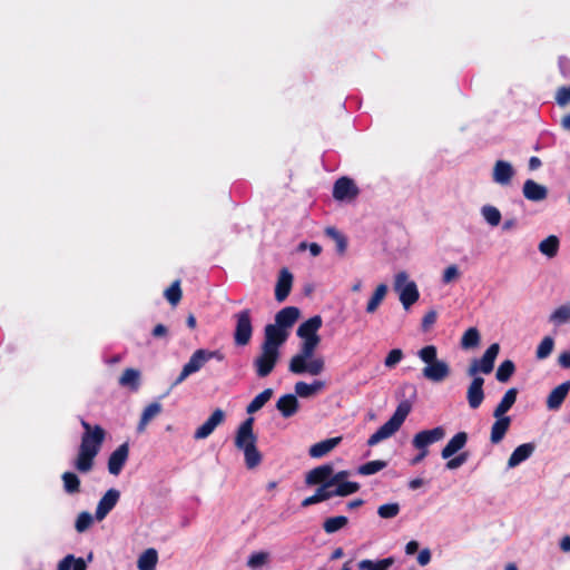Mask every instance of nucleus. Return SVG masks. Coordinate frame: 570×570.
<instances>
[{"instance_id": "51", "label": "nucleus", "mask_w": 570, "mask_h": 570, "mask_svg": "<svg viewBox=\"0 0 570 570\" xmlns=\"http://www.w3.org/2000/svg\"><path fill=\"white\" fill-rule=\"evenodd\" d=\"M553 346H554V341L552 337L550 336H546L539 344L538 348H537V352H535V356L539 360H543V358H547L552 350H553Z\"/></svg>"}, {"instance_id": "41", "label": "nucleus", "mask_w": 570, "mask_h": 570, "mask_svg": "<svg viewBox=\"0 0 570 570\" xmlns=\"http://www.w3.org/2000/svg\"><path fill=\"white\" fill-rule=\"evenodd\" d=\"M514 372H515L514 363L511 360H505L499 365L497 373H495V377L499 382L505 383L511 379V376L514 374Z\"/></svg>"}, {"instance_id": "11", "label": "nucleus", "mask_w": 570, "mask_h": 570, "mask_svg": "<svg viewBox=\"0 0 570 570\" xmlns=\"http://www.w3.org/2000/svg\"><path fill=\"white\" fill-rule=\"evenodd\" d=\"M444 435L445 431L442 426H436L431 430H423L414 435L412 444L417 450H428L429 445L441 441Z\"/></svg>"}, {"instance_id": "39", "label": "nucleus", "mask_w": 570, "mask_h": 570, "mask_svg": "<svg viewBox=\"0 0 570 570\" xmlns=\"http://www.w3.org/2000/svg\"><path fill=\"white\" fill-rule=\"evenodd\" d=\"M559 244V238L556 235H550L539 244V250L543 255L552 258L558 253Z\"/></svg>"}, {"instance_id": "49", "label": "nucleus", "mask_w": 570, "mask_h": 570, "mask_svg": "<svg viewBox=\"0 0 570 570\" xmlns=\"http://www.w3.org/2000/svg\"><path fill=\"white\" fill-rule=\"evenodd\" d=\"M550 322L554 324H563L570 321V305L559 306L551 315Z\"/></svg>"}, {"instance_id": "15", "label": "nucleus", "mask_w": 570, "mask_h": 570, "mask_svg": "<svg viewBox=\"0 0 570 570\" xmlns=\"http://www.w3.org/2000/svg\"><path fill=\"white\" fill-rule=\"evenodd\" d=\"M119 499L120 492L114 488L109 489L99 500L96 508L95 518L98 521H102L109 514V512L116 507Z\"/></svg>"}, {"instance_id": "3", "label": "nucleus", "mask_w": 570, "mask_h": 570, "mask_svg": "<svg viewBox=\"0 0 570 570\" xmlns=\"http://www.w3.org/2000/svg\"><path fill=\"white\" fill-rule=\"evenodd\" d=\"M419 358L425 363L422 370L424 379L431 382L440 383L449 377L451 371L445 361L438 358V348L435 345H426L419 350Z\"/></svg>"}, {"instance_id": "48", "label": "nucleus", "mask_w": 570, "mask_h": 570, "mask_svg": "<svg viewBox=\"0 0 570 570\" xmlns=\"http://www.w3.org/2000/svg\"><path fill=\"white\" fill-rule=\"evenodd\" d=\"M269 560V553L265 551L254 552L249 556L247 560V566L256 570L263 566H265Z\"/></svg>"}, {"instance_id": "55", "label": "nucleus", "mask_w": 570, "mask_h": 570, "mask_svg": "<svg viewBox=\"0 0 570 570\" xmlns=\"http://www.w3.org/2000/svg\"><path fill=\"white\" fill-rule=\"evenodd\" d=\"M403 358V352L400 348H393L389 352L387 356L384 360V365L389 368L394 367L397 363Z\"/></svg>"}, {"instance_id": "21", "label": "nucleus", "mask_w": 570, "mask_h": 570, "mask_svg": "<svg viewBox=\"0 0 570 570\" xmlns=\"http://www.w3.org/2000/svg\"><path fill=\"white\" fill-rule=\"evenodd\" d=\"M293 275L287 268L279 272V276L275 286V299L279 303L284 302L292 289Z\"/></svg>"}, {"instance_id": "2", "label": "nucleus", "mask_w": 570, "mask_h": 570, "mask_svg": "<svg viewBox=\"0 0 570 570\" xmlns=\"http://www.w3.org/2000/svg\"><path fill=\"white\" fill-rule=\"evenodd\" d=\"M318 344L320 342L303 341L299 352L289 361V372L294 374L308 373L311 375H320L325 368V362L322 357L312 358Z\"/></svg>"}, {"instance_id": "52", "label": "nucleus", "mask_w": 570, "mask_h": 570, "mask_svg": "<svg viewBox=\"0 0 570 570\" xmlns=\"http://www.w3.org/2000/svg\"><path fill=\"white\" fill-rule=\"evenodd\" d=\"M400 512V504L394 503H385L379 507L377 514L382 519H392L395 518Z\"/></svg>"}, {"instance_id": "42", "label": "nucleus", "mask_w": 570, "mask_h": 570, "mask_svg": "<svg viewBox=\"0 0 570 570\" xmlns=\"http://www.w3.org/2000/svg\"><path fill=\"white\" fill-rule=\"evenodd\" d=\"M245 455V463L248 469H254L262 462V455L256 448V444H249L243 450Z\"/></svg>"}, {"instance_id": "13", "label": "nucleus", "mask_w": 570, "mask_h": 570, "mask_svg": "<svg viewBox=\"0 0 570 570\" xmlns=\"http://www.w3.org/2000/svg\"><path fill=\"white\" fill-rule=\"evenodd\" d=\"M205 348L196 350L189 361L183 366L178 377L175 380L174 385L183 383L190 374L198 372L206 363Z\"/></svg>"}, {"instance_id": "58", "label": "nucleus", "mask_w": 570, "mask_h": 570, "mask_svg": "<svg viewBox=\"0 0 570 570\" xmlns=\"http://www.w3.org/2000/svg\"><path fill=\"white\" fill-rule=\"evenodd\" d=\"M438 313L434 309L429 311L422 318L421 328L423 332H428L435 324Z\"/></svg>"}, {"instance_id": "7", "label": "nucleus", "mask_w": 570, "mask_h": 570, "mask_svg": "<svg viewBox=\"0 0 570 570\" xmlns=\"http://www.w3.org/2000/svg\"><path fill=\"white\" fill-rule=\"evenodd\" d=\"M236 327L234 333L235 344L245 346L249 343L253 334L250 309L246 308L235 315Z\"/></svg>"}, {"instance_id": "32", "label": "nucleus", "mask_w": 570, "mask_h": 570, "mask_svg": "<svg viewBox=\"0 0 570 570\" xmlns=\"http://www.w3.org/2000/svg\"><path fill=\"white\" fill-rule=\"evenodd\" d=\"M394 562L395 560L393 557L376 561L364 559L358 562L357 567L360 570H389V568L392 567Z\"/></svg>"}, {"instance_id": "18", "label": "nucleus", "mask_w": 570, "mask_h": 570, "mask_svg": "<svg viewBox=\"0 0 570 570\" xmlns=\"http://www.w3.org/2000/svg\"><path fill=\"white\" fill-rule=\"evenodd\" d=\"M129 455V444L127 442L120 444L108 459V471L112 475H118Z\"/></svg>"}, {"instance_id": "47", "label": "nucleus", "mask_w": 570, "mask_h": 570, "mask_svg": "<svg viewBox=\"0 0 570 570\" xmlns=\"http://www.w3.org/2000/svg\"><path fill=\"white\" fill-rule=\"evenodd\" d=\"M166 299L169 302L170 305L176 306L181 297L183 292L180 288V281H175L164 293Z\"/></svg>"}, {"instance_id": "4", "label": "nucleus", "mask_w": 570, "mask_h": 570, "mask_svg": "<svg viewBox=\"0 0 570 570\" xmlns=\"http://www.w3.org/2000/svg\"><path fill=\"white\" fill-rule=\"evenodd\" d=\"M411 410L412 404L410 401L404 400L400 402L390 420L385 422L382 426H380L377 431L368 438L367 445L374 446L381 441L389 439L395 432H397L399 429L402 426L403 422L405 421V419L407 417V415L410 414Z\"/></svg>"}, {"instance_id": "59", "label": "nucleus", "mask_w": 570, "mask_h": 570, "mask_svg": "<svg viewBox=\"0 0 570 570\" xmlns=\"http://www.w3.org/2000/svg\"><path fill=\"white\" fill-rule=\"evenodd\" d=\"M469 454L466 452L460 453L454 458H450L445 464L448 470H455L468 461Z\"/></svg>"}, {"instance_id": "16", "label": "nucleus", "mask_w": 570, "mask_h": 570, "mask_svg": "<svg viewBox=\"0 0 570 570\" xmlns=\"http://www.w3.org/2000/svg\"><path fill=\"white\" fill-rule=\"evenodd\" d=\"M225 421V412L216 409L210 416L195 431L194 439L203 440L208 438L214 430Z\"/></svg>"}, {"instance_id": "45", "label": "nucleus", "mask_w": 570, "mask_h": 570, "mask_svg": "<svg viewBox=\"0 0 570 570\" xmlns=\"http://www.w3.org/2000/svg\"><path fill=\"white\" fill-rule=\"evenodd\" d=\"M479 343H480V333H479L478 328H475V327L468 328L461 338V346L463 348H473V347L478 346Z\"/></svg>"}, {"instance_id": "8", "label": "nucleus", "mask_w": 570, "mask_h": 570, "mask_svg": "<svg viewBox=\"0 0 570 570\" xmlns=\"http://www.w3.org/2000/svg\"><path fill=\"white\" fill-rule=\"evenodd\" d=\"M278 360L279 352L261 346L259 354L253 361L256 375L261 379L268 376L274 371Z\"/></svg>"}, {"instance_id": "36", "label": "nucleus", "mask_w": 570, "mask_h": 570, "mask_svg": "<svg viewBox=\"0 0 570 570\" xmlns=\"http://www.w3.org/2000/svg\"><path fill=\"white\" fill-rule=\"evenodd\" d=\"M272 396L273 390L265 389L250 401V403L246 407V412L248 414L256 413L271 400Z\"/></svg>"}, {"instance_id": "46", "label": "nucleus", "mask_w": 570, "mask_h": 570, "mask_svg": "<svg viewBox=\"0 0 570 570\" xmlns=\"http://www.w3.org/2000/svg\"><path fill=\"white\" fill-rule=\"evenodd\" d=\"M333 489L334 497H347L360 490V484L357 482L345 481L334 485Z\"/></svg>"}, {"instance_id": "56", "label": "nucleus", "mask_w": 570, "mask_h": 570, "mask_svg": "<svg viewBox=\"0 0 570 570\" xmlns=\"http://www.w3.org/2000/svg\"><path fill=\"white\" fill-rule=\"evenodd\" d=\"M295 395L299 397H311L314 395L311 384L299 381L294 386Z\"/></svg>"}, {"instance_id": "23", "label": "nucleus", "mask_w": 570, "mask_h": 570, "mask_svg": "<svg viewBox=\"0 0 570 570\" xmlns=\"http://www.w3.org/2000/svg\"><path fill=\"white\" fill-rule=\"evenodd\" d=\"M276 409L285 419L295 415L299 410L297 396L291 393L282 395L276 402Z\"/></svg>"}, {"instance_id": "10", "label": "nucleus", "mask_w": 570, "mask_h": 570, "mask_svg": "<svg viewBox=\"0 0 570 570\" xmlns=\"http://www.w3.org/2000/svg\"><path fill=\"white\" fill-rule=\"evenodd\" d=\"M360 194V189L352 178L346 176L338 178L334 183L333 197L336 200H352Z\"/></svg>"}, {"instance_id": "14", "label": "nucleus", "mask_w": 570, "mask_h": 570, "mask_svg": "<svg viewBox=\"0 0 570 570\" xmlns=\"http://www.w3.org/2000/svg\"><path fill=\"white\" fill-rule=\"evenodd\" d=\"M322 317L320 315H314L298 326L296 334L303 341L321 342V337L317 332L322 327Z\"/></svg>"}, {"instance_id": "27", "label": "nucleus", "mask_w": 570, "mask_h": 570, "mask_svg": "<svg viewBox=\"0 0 570 570\" xmlns=\"http://www.w3.org/2000/svg\"><path fill=\"white\" fill-rule=\"evenodd\" d=\"M535 444L532 442L523 443L514 449L508 460V468H515L528 460L534 452Z\"/></svg>"}, {"instance_id": "61", "label": "nucleus", "mask_w": 570, "mask_h": 570, "mask_svg": "<svg viewBox=\"0 0 570 570\" xmlns=\"http://www.w3.org/2000/svg\"><path fill=\"white\" fill-rule=\"evenodd\" d=\"M347 476H348V471H345V470L338 471L337 473L333 472L330 483L332 484V487H334L341 482H345V479Z\"/></svg>"}, {"instance_id": "1", "label": "nucleus", "mask_w": 570, "mask_h": 570, "mask_svg": "<svg viewBox=\"0 0 570 570\" xmlns=\"http://www.w3.org/2000/svg\"><path fill=\"white\" fill-rule=\"evenodd\" d=\"M83 429L77 458L73 462L75 469L80 473H88L92 470L95 458L98 455L106 438V431L100 425L91 426L86 420L80 421Z\"/></svg>"}, {"instance_id": "60", "label": "nucleus", "mask_w": 570, "mask_h": 570, "mask_svg": "<svg viewBox=\"0 0 570 570\" xmlns=\"http://www.w3.org/2000/svg\"><path fill=\"white\" fill-rule=\"evenodd\" d=\"M459 277H460V271H459L458 266L450 265L445 268L443 276H442V281H443V283L449 284Z\"/></svg>"}, {"instance_id": "6", "label": "nucleus", "mask_w": 570, "mask_h": 570, "mask_svg": "<svg viewBox=\"0 0 570 570\" xmlns=\"http://www.w3.org/2000/svg\"><path fill=\"white\" fill-rule=\"evenodd\" d=\"M500 352L498 343L491 344L484 352L481 358H474L470 364L466 373L469 376H476L479 372L490 374L493 371L495 358Z\"/></svg>"}, {"instance_id": "50", "label": "nucleus", "mask_w": 570, "mask_h": 570, "mask_svg": "<svg viewBox=\"0 0 570 570\" xmlns=\"http://www.w3.org/2000/svg\"><path fill=\"white\" fill-rule=\"evenodd\" d=\"M482 215L484 219L491 225V226H498L501 222V213L500 210L494 206H483L482 207Z\"/></svg>"}, {"instance_id": "43", "label": "nucleus", "mask_w": 570, "mask_h": 570, "mask_svg": "<svg viewBox=\"0 0 570 570\" xmlns=\"http://www.w3.org/2000/svg\"><path fill=\"white\" fill-rule=\"evenodd\" d=\"M63 482V489L67 493H77L80 491V480L73 472H65L61 475Z\"/></svg>"}, {"instance_id": "64", "label": "nucleus", "mask_w": 570, "mask_h": 570, "mask_svg": "<svg viewBox=\"0 0 570 570\" xmlns=\"http://www.w3.org/2000/svg\"><path fill=\"white\" fill-rule=\"evenodd\" d=\"M558 363L563 368H570V352H563L558 357Z\"/></svg>"}, {"instance_id": "33", "label": "nucleus", "mask_w": 570, "mask_h": 570, "mask_svg": "<svg viewBox=\"0 0 570 570\" xmlns=\"http://www.w3.org/2000/svg\"><path fill=\"white\" fill-rule=\"evenodd\" d=\"M325 235L335 243L337 254L343 256L347 249L346 236L332 226L325 228Z\"/></svg>"}, {"instance_id": "31", "label": "nucleus", "mask_w": 570, "mask_h": 570, "mask_svg": "<svg viewBox=\"0 0 570 570\" xmlns=\"http://www.w3.org/2000/svg\"><path fill=\"white\" fill-rule=\"evenodd\" d=\"M163 411V406L160 403L158 402H153L150 404H148L142 413H141V416H140V420H139V423H138V426H137V430L138 432H144L146 426L148 425V423L155 417L157 416L158 414H160Z\"/></svg>"}, {"instance_id": "63", "label": "nucleus", "mask_w": 570, "mask_h": 570, "mask_svg": "<svg viewBox=\"0 0 570 570\" xmlns=\"http://www.w3.org/2000/svg\"><path fill=\"white\" fill-rule=\"evenodd\" d=\"M431 561V551L425 548L423 550L420 551L419 556H417V562L420 566H426L429 564Z\"/></svg>"}, {"instance_id": "28", "label": "nucleus", "mask_w": 570, "mask_h": 570, "mask_svg": "<svg viewBox=\"0 0 570 570\" xmlns=\"http://www.w3.org/2000/svg\"><path fill=\"white\" fill-rule=\"evenodd\" d=\"M468 442L466 432H458L441 451V456L445 460L452 458L456 452L465 446Z\"/></svg>"}, {"instance_id": "34", "label": "nucleus", "mask_w": 570, "mask_h": 570, "mask_svg": "<svg viewBox=\"0 0 570 570\" xmlns=\"http://www.w3.org/2000/svg\"><path fill=\"white\" fill-rule=\"evenodd\" d=\"M158 561V553L155 549L149 548L144 551L138 559V569L139 570H156V564Z\"/></svg>"}, {"instance_id": "9", "label": "nucleus", "mask_w": 570, "mask_h": 570, "mask_svg": "<svg viewBox=\"0 0 570 570\" xmlns=\"http://www.w3.org/2000/svg\"><path fill=\"white\" fill-rule=\"evenodd\" d=\"M288 332L274 324H267L264 331L262 347L279 352V347L287 340Z\"/></svg>"}, {"instance_id": "17", "label": "nucleus", "mask_w": 570, "mask_h": 570, "mask_svg": "<svg viewBox=\"0 0 570 570\" xmlns=\"http://www.w3.org/2000/svg\"><path fill=\"white\" fill-rule=\"evenodd\" d=\"M334 472V466L331 463L318 465L307 472L305 476V484L322 485L331 481V476Z\"/></svg>"}, {"instance_id": "25", "label": "nucleus", "mask_w": 570, "mask_h": 570, "mask_svg": "<svg viewBox=\"0 0 570 570\" xmlns=\"http://www.w3.org/2000/svg\"><path fill=\"white\" fill-rule=\"evenodd\" d=\"M495 421L491 426L490 441L492 444L500 443L511 425V417L508 415L494 416Z\"/></svg>"}, {"instance_id": "26", "label": "nucleus", "mask_w": 570, "mask_h": 570, "mask_svg": "<svg viewBox=\"0 0 570 570\" xmlns=\"http://www.w3.org/2000/svg\"><path fill=\"white\" fill-rule=\"evenodd\" d=\"M298 317L299 309L295 306H287L276 313L274 325L287 331L295 324Z\"/></svg>"}, {"instance_id": "53", "label": "nucleus", "mask_w": 570, "mask_h": 570, "mask_svg": "<svg viewBox=\"0 0 570 570\" xmlns=\"http://www.w3.org/2000/svg\"><path fill=\"white\" fill-rule=\"evenodd\" d=\"M92 521H94L92 515L89 512L83 511L78 514L76 523H75V528L80 533L85 532L86 530H88L90 528V525L92 524Z\"/></svg>"}, {"instance_id": "12", "label": "nucleus", "mask_w": 570, "mask_h": 570, "mask_svg": "<svg viewBox=\"0 0 570 570\" xmlns=\"http://www.w3.org/2000/svg\"><path fill=\"white\" fill-rule=\"evenodd\" d=\"M254 426V417H247L242 424L238 426L236 436H235V446L238 450H245L249 444H256L257 436L253 431Z\"/></svg>"}, {"instance_id": "30", "label": "nucleus", "mask_w": 570, "mask_h": 570, "mask_svg": "<svg viewBox=\"0 0 570 570\" xmlns=\"http://www.w3.org/2000/svg\"><path fill=\"white\" fill-rule=\"evenodd\" d=\"M518 396L515 387L509 389L493 411V416H502L514 405Z\"/></svg>"}, {"instance_id": "38", "label": "nucleus", "mask_w": 570, "mask_h": 570, "mask_svg": "<svg viewBox=\"0 0 570 570\" xmlns=\"http://www.w3.org/2000/svg\"><path fill=\"white\" fill-rule=\"evenodd\" d=\"M87 564L82 558H75L73 554L66 556L59 563L57 570H86Z\"/></svg>"}, {"instance_id": "29", "label": "nucleus", "mask_w": 570, "mask_h": 570, "mask_svg": "<svg viewBox=\"0 0 570 570\" xmlns=\"http://www.w3.org/2000/svg\"><path fill=\"white\" fill-rule=\"evenodd\" d=\"M342 441L341 436L331 438L313 444L309 450V456L320 459L328 454L334 448H336Z\"/></svg>"}, {"instance_id": "22", "label": "nucleus", "mask_w": 570, "mask_h": 570, "mask_svg": "<svg viewBox=\"0 0 570 570\" xmlns=\"http://www.w3.org/2000/svg\"><path fill=\"white\" fill-rule=\"evenodd\" d=\"M570 391V381H566L554 387L547 397V407L551 411L560 409Z\"/></svg>"}, {"instance_id": "57", "label": "nucleus", "mask_w": 570, "mask_h": 570, "mask_svg": "<svg viewBox=\"0 0 570 570\" xmlns=\"http://www.w3.org/2000/svg\"><path fill=\"white\" fill-rule=\"evenodd\" d=\"M556 101L559 106H566L570 102V85L560 87L557 90Z\"/></svg>"}, {"instance_id": "44", "label": "nucleus", "mask_w": 570, "mask_h": 570, "mask_svg": "<svg viewBox=\"0 0 570 570\" xmlns=\"http://www.w3.org/2000/svg\"><path fill=\"white\" fill-rule=\"evenodd\" d=\"M387 462L383 460H374L358 466L357 472L362 475H372L386 468Z\"/></svg>"}, {"instance_id": "19", "label": "nucleus", "mask_w": 570, "mask_h": 570, "mask_svg": "<svg viewBox=\"0 0 570 570\" xmlns=\"http://www.w3.org/2000/svg\"><path fill=\"white\" fill-rule=\"evenodd\" d=\"M473 380L466 391V400L469 406L473 410L480 407L484 400L483 384L484 380L481 376H472Z\"/></svg>"}, {"instance_id": "62", "label": "nucleus", "mask_w": 570, "mask_h": 570, "mask_svg": "<svg viewBox=\"0 0 570 570\" xmlns=\"http://www.w3.org/2000/svg\"><path fill=\"white\" fill-rule=\"evenodd\" d=\"M306 247H308L309 253L314 257L318 256L322 253V247L317 243H311L309 245H307L306 243H301L298 246L299 249H305Z\"/></svg>"}, {"instance_id": "5", "label": "nucleus", "mask_w": 570, "mask_h": 570, "mask_svg": "<svg viewBox=\"0 0 570 570\" xmlns=\"http://www.w3.org/2000/svg\"><path fill=\"white\" fill-rule=\"evenodd\" d=\"M394 291L399 293L400 302L405 309H409L419 301L420 293L415 282L409 281L406 272H399L394 277Z\"/></svg>"}, {"instance_id": "54", "label": "nucleus", "mask_w": 570, "mask_h": 570, "mask_svg": "<svg viewBox=\"0 0 570 570\" xmlns=\"http://www.w3.org/2000/svg\"><path fill=\"white\" fill-rule=\"evenodd\" d=\"M332 484L330 482L320 485L315 491V497L317 498L318 502L326 501L334 497Z\"/></svg>"}, {"instance_id": "35", "label": "nucleus", "mask_w": 570, "mask_h": 570, "mask_svg": "<svg viewBox=\"0 0 570 570\" xmlns=\"http://www.w3.org/2000/svg\"><path fill=\"white\" fill-rule=\"evenodd\" d=\"M387 294V285L386 284H380L376 286L374 293L372 294L371 298L367 302L366 305V312L370 314H373L376 312L383 299L385 298Z\"/></svg>"}, {"instance_id": "24", "label": "nucleus", "mask_w": 570, "mask_h": 570, "mask_svg": "<svg viewBox=\"0 0 570 570\" xmlns=\"http://www.w3.org/2000/svg\"><path fill=\"white\" fill-rule=\"evenodd\" d=\"M522 193L524 198L531 202H541L548 197V188L533 179L524 181Z\"/></svg>"}, {"instance_id": "20", "label": "nucleus", "mask_w": 570, "mask_h": 570, "mask_svg": "<svg viewBox=\"0 0 570 570\" xmlns=\"http://www.w3.org/2000/svg\"><path fill=\"white\" fill-rule=\"evenodd\" d=\"M514 176L512 165L505 160H497L493 167L492 179L501 186L510 185Z\"/></svg>"}, {"instance_id": "40", "label": "nucleus", "mask_w": 570, "mask_h": 570, "mask_svg": "<svg viewBox=\"0 0 570 570\" xmlns=\"http://www.w3.org/2000/svg\"><path fill=\"white\" fill-rule=\"evenodd\" d=\"M348 519L345 515L331 517L323 522V530L332 534L346 527Z\"/></svg>"}, {"instance_id": "37", "label": "nucleus", "mask_w": 570, "mask_h": 570, "mask_svg": "<svg viewBox=\"0 0 570 570\" xmlns=\"http://www.w3.org/2000/svg\"><path fill=\"white\" fill-rule=\"evenodd\" d=\"M139 379H140V373L138 370H135L131 367L126 368L119 379V384L121 386H128L131 390L137 391L139 387Z\"/></svg>"}]
</instances>
